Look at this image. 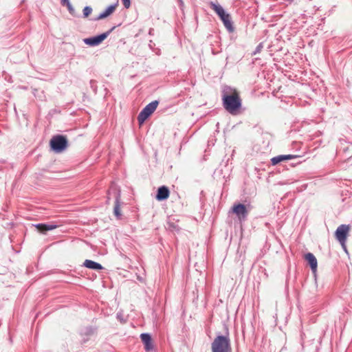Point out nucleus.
<instances>
[{"label":"nucleus","instance_id":"nucleus-4","mask_svg":"<svg viewBox=\"0 0 352 352\" xmlns=\"http://www.w3.org/2000/svg\"><path fill=\"white\" fill-rule=\"evenodd\" d=\"M158 101L155 100L148 104L139 113L138 120L140 124H143L145 120L155 111L158 105Z\"/></svg>","mask_w":352,"mask_h":352},{"label":"nucleus","instance_id":"nucleus-12","mask_svg":"<svg viewBox=\"0 0 352 352\" xmlns=\"http://www.w3.org/2000/svg\"><path fill=\"white\" fill-rule=\"evenodd\" d=\"M34 226L40 232L43 234L46 233L47 231L52 230L58 228V226L54 223H38Z\"/></svg>","mask_w":352,"mask_h":352},{"label":"nucleus","instance_id":"nucleus-16","mask_svg":"<svg viewBox=\"0 0 352 352\" xmlns=\"http://www.w3.org/2000/svg\"><path fill=\"white\" fill-rule=\"evenodd\" d=\"M284 156L283 155H278L276 157H274L271 159V162L272 165H276L277 164L280 163L282 161H284Z\"/></svg>","mask_w":352,"mask_h":352},{"label":"nucleus","instance_id":"nucleus-9","mask_svg":"<svg viewBox=\"0 0 352 352\" xmlns=\"http://www.w3.org/2000/svg\"><path fill=\"white\" fill-rule=\"evenodd\" d=\"M170 191L168 187L162 186L158 188L155 198L157 201H163L168 199Z\"/></svg>","mask_w":352,"mask_h":352},{"label":"nucleus","instance_id":"nucleus-19","mask_svg":"<svg viewBox=\"0 0 352 352\" xmlns=\"http://www.w3.org/2000/svg\"><path fill=\"white\" fill-rule=\"evenodd\" d=\"M122 2H123V4H124V6L126 8H129L130 7V5H131L130 0H122Z\"/></svg>","mask_w":352,"mask_h":352},{"label":"nucleus","instance_id":"nucleus-22","mask_svg":"<svg viewBox=\"0 0 352 352\" xmlns=\"http://www.w3.org/2000/svg\"><path fill=\"white\" fill-rule=\"evenodd\" d=\"M261 47V45L260 44L256 48V52H259Z\"/></svg>","mask_w":352,"mask_h":352},{"label":"nucleus","instance_id":"nucleus-15","mask_svg":"<svg viewBox=\"0 0 352 352\" xmlns=\"http://www.w3.org/2000/svg\"><path fill=\"white\" fill-rule=\"evenodd\" d=\"M119 201H120V194L117 193L116 195V204H115L113 212H114V214L118 218H120L121 217Z\"/></svg>","mask_w":352,"mask_h":352},{"label":"nucleus","instance_id":"nucleus-5","mask_svg":"<svg viewBox=\"0 0 352 352\" xmlns=\"http://www.w3.org/2000/svg\"><path fill=\"white\" fill-rule=\"evenodd\" d=\"M50 146L53 151L60 153L66 148L67 146V139L60 135L54 136L50 140Z\"/></svg>","mask_w":352,"mask_h":352},{"label":"nucleus","instance_id":"nucleus-10","mask_svg":"<svg viewBox=\"0 0 352 352\" xmlns=\"http://www.w3.org/2000/svg\"><path fill=\"white\" fill-rule=\"evenodd\" d=\"M141 340L144 345L146 351H151L153 349V344L150 334L144 333L140 335Z\"/></svg>","mask_w":352,"mask_h":352},{"label":"nucleus","instance_id":"nucleus-2","mask_svg":"<svg viewBox=\"0 0 352 352\" xmlns=\"http://www.w3.org/2000/svg\"><path fill=\"white\" fill-rule=\"evenodd\" d=\"M212 352H232L228 335L217 336L211 344Z\"/></svg>","mask_w":352,"mask_h":352},{"label":"nucleus","instance_id":"nucleus-20","mask_svg":"<svg viewBox=\"0 0 352 352\" xmlns=\"http://www.w3.org/2000/svg\"><path fill=\"white\" fill-rule=\"evenodd\" d=\"M283 156H284L285 160H292V159L296 157V155H283Z\"/></svg>","mask_w":352,"mask_h":352},{"label":"nucleus","instance_id":"nucleus-6","mask_svg":"<svg viewBox=\"0 0 352 352\" xmlns=\"http://www.w3.org/2000/svg\"><path fill=\"white\" fill-rule=\"evenodd\" d=\"M113 28H114L111 29L109 31H107L98 36L84 38L83 42L89 46H97L99 44H100L105 38H107V36H109V34Z\"/></svg>","mask_w":352,"mask_h":352},{"label":"nucleus","instance_id":"nucleus-17","mask_svg":"<svg viewBox=\"0 0 352 352\" xmlns=\"http://www.w3.org/2000/svg\"><path fill=\"white\" fill-rule=\"evenodd\" d=\"M66 6H67L68 11L71 15H72L73 16H77L75 9L74 8V7L72 6V5L71 4L70 2H67V4L66 5Z\"/></svg>","mask_w":352,"mask_h":352},{"label":"nucleus","instance_id":"nucleus-13","mask_svg":"<svg viewBox=\"0 0 352 352\" xmlns=\"http://www.w3.org/2000/svg\"><path fill=\"white\" fill-rule=\"evenodd\" d=\"M117 4H113L108 6L104 11L101 12L98 16L96 18V20L103 19L109 15H111L116 10Z\"/></svg>","mask_w":352,"mask_h":352},{"label":"nucleus","instance_id":"nucleus-23","mask_svg":"<svg viewBox=\"0 0 352 352\" xmlns=\"http://www.w3.org/2000/svg\"><path fill=\"white\" fill-rule=\"evenodd\" d=\"M152 30H153L152 29H151V30H150V31H149V34H152Z\"/></svg>","mask_w":352,"mask_h":352},{"label":"nucleus","instance_id":"nucleus-11","mask_svg":"<svg viewBox=\"0 0 352 352\" xmlns=\"http://www.w3.org/2000/svg\"><path fill=\"white\" fill-rule=\"evenodd\" d=\"M305 260L308 262L313 272H316L318 267V262L316 256L312 253H307L305 255Z\"/></svg>","mask_w":352,"mask_h":352},{"label":"nucleus","instance_id":"nucleus-24","mask_svg":"<svg viewBox=\"0 0 352 352\" xmlns=\"http://www.w3.org/2000/svg\"><path fill=\"white\" fill-rule=\"evenodd\" d=\"M179 1H182V0H179Z\"/></svg>","mask_w":352,"mask_h":352},{"label":"nucleus","instance_id":"nucleus-21","mask_svg":"<svg viewBox=\"0 0 352 352\" xmlns=\"http://www.w3.org/2000/svg\"><path fill=\"white\" fill-rule=\"evenodd\" d=\"M67 2H69V0H61V3L63 5H67Z\"/></svg>","mask_w":352,"mask_h":352},{"label":"nucleus","instance_id":"nucleus-14","mask_svg":"<svg viewBox=\"0 0 352 352\" xmlns=\"http://www.w3.org/2000/svg\"><path fill=\"white\" fill-rule=\"evenodd\" d=\"M84 265L87 268L96 270H99L102 269V266L100 263L93 261L91 260H88V259L85 261Z\"/></svg>","mask_w":352,"mask_h":352},{"label":"nucleus","instance_id":"nucleus-1","mask_svg":"<svg viewBox=\"0 0 352 352\" xmlns=\"http://www.w3.org/2000/svg\"><path fill=\"white\" fill-rule=\"evenodd\" d=\"M222 101L224 109L232 115H236L241 107V99L237 91L229 86L222 90Z\"/></svg>","mask_w":352,"mask_h":352},{"label":"nucleus","instance_id":"nucleus-7","mask_svg":"<svg viewBox=\"0 0 352 352\" xmlns=\"http://www.w3.org/2000/svg\"><path fill=\"white\" fill-rule=\"evenodd\" d=\"M349 231V226L344 224L338 226L336 231V238L342 245H344Z\"/></svg>","mask_w":352,"mask_h":352},{"label":"nucleus","instance_id":"nucleus-18","mask_svg":"<svg viewBox=\"0 0 352 352\" xmlns=\"http://www.w3.org/2000/svg\"><path fill=\"white\" fill-rule=\"evenodd\" d=\"M92 12V8L89 6H86L83 9V16L87 18Z\"/></svg>","mask_w":352,"mask_h":352},{"label":"nucleus","instance_id":"nucleus-3","mask_svg":"<svg viewBox=\"0 0 352 352\" xmlns=\"http://www.w3.org/2000/svg\"><path fill=\"white\" fill-rule=\"evenodd\" d=\"M210 7L212 9L217 13V14L219 16L221 20L223 21L224 26L230 32H232L234 30L232 23L231 21V16L229 14L226 13L224 9L219 4H216L214 3H210Z\"/></svg>","mask_w":352,"mask_h":352},{"label":"nucleus","instance_id":"nucleus-8","mask_svg":"<svg viewBox=\"0 0 352 352\" xmlns=\"http://www.w3.org/2000/svg\"><path fill=\"white\" fill-rule=\"evenodd\" d=\"M232 211L236 214L240 221L244 220L247 217L248 210L245 206L242 204L234 205Z\"/></svg>","mask_w":352,"mask_h":352}]
</instances>
